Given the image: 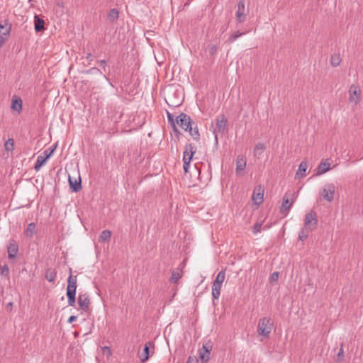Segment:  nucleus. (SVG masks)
I'll list each match as a JSON object with an SVG mask.
<instances>
[{
  "mask_svg": "<svg viewBox=\"0 0 363 363\" xmlns=\"http://www.w3.org/2000/svg\"><path fill=\"white\" fill-rule=\"evenodd\" d=\"M77 276L70 274L67 279L66 295L67 297L68 306L74 307L76 303Z\"/></svg>",
  "mask_w": 363,
  "mask_h": 363,
  "instance_id": "nucleus-1",
  "label": "nucleus"
},
{
  "mask_svg": "<svg viewBox=\"0 0 363 363\" xmlns=\"http://www.w3.org/2000/svg\"><path fill=\"white\" fill-rule=\"evenodd\" d=\"M273 323L270 318L264 317L259 319L257 325V333L259 335L269 337L273 328Z\"/></svg>",
  "mask_w": 363,
  "mask_h": 363,
  "instance_id": "nucleus-2",
  "label": "nucleus"
},
{
  "mask_svg": "<svg viewBox=\"0 0 363 363\" xmlns=\"http://www.w3.org/2000/svg\"><path fill=\"white\" fill-rule=\"evenodd\" d=\"M57 147V144L44 150L42 155L37 157V161L34 169L35 171H39L41 167L46 162V161L51 157Z\"/></svg>",
  "mask_w": 363,
  "mask_h": 363,
  "instance_id": "nucleus-3",
  "label": "nucleus"
},
{
  "mask_svg": "<svg viewBox=\"0 0 363 363\" xmlns=\"http://www.w3.org/2000/svg\"><path fill=\"white\" fill-rule=\"evenodd\" d=\"M227 118L224 115H220L216 120V128L213 130V134L215 136V140L218 143V133H224L226 127H227Z\"/></svg>",
  "mask_w": 363,
  "mask_h": 363,
  "instance_id": "nucleus-4",
  "label": "nucleus"
},
{
  "mask_svg": "<svg viewBox=\"0 0 363 363\" xmlns=\"http://www.w3.org/2000/svg\"><path fill=\"white\" fill-rule=\"evenodd\" d=\"M335 189V186L333 184H326L323 188L320 194L324 200L331 202L334 199Z\"/></svg>",
  "mask_w": 363,
  "mask_h": 363,
  "instance_id": "nucleus-5",
  "label": "nucleus"
},
{
  "mask_svg": "<svg viewBox=\"0 0 363 363\" xmlns=\"http://www.w3.org/2000/svg\"><path fill=\"white\" fill-rule=\"evenodd\" d=\"M296 195L294 192H290L287 191L284 197H283V202L282 206L281 208V212L283 213L284 211H287L290 209L292 204L294 203L295 199H296Z\"/></svg>",
  "mask_w": 363,
  "mask_h": 363,
  "instance_id": "nucleus-6",
  "label": "nucleus"
},
{
  "mask_svg": "<svg viewBox=\"0 0 363 363\" xmlns=\"http://www.w3.org/2000/svg\"><path fill=\"white\" fill-rule=\"evenodd\" d=\"M317 223L318 220L316 218V213L315 212L311 211L305 216L304 226L306 228V229H309L311 230H315Z\"/></svg>",
  "mask_w": 363,
  "mask_h": 363,
  "instance_id": "nucleus-7",
  "label": "nucleus"
},
{
  "mask_svg": "<svg viewBox=\"0 0 363 363\" xmlns=\"http://www.w3.org/2000/svg\"><path fill=\"white\" fill-rule=\"evenodd\" d=\"M191 120V118L186 113H182L176 118V125H178L184 130H188L190 128Z\"/></svg>",
  "mask_w": 363,
  "mask_h": 363,
  "instance_id": "nucleus-8",
  "label": "nucleus"
},
{
  "mask_svg": "<svg viewBox=\"0 0 363 363\" xmlns=\"http://www.w3.org/2000/svg\"><path fill=\"white\" fill-rule=\"evenodd\" d=\"M77 303L82 312H86L90 305V298L87 293H79L78 295Z\"/></svg>",
  "mask_w": 363,
  "mask_h": 363,
  "instance_id": "nucleus-9",
  "label": "nucleus"
},
{
  "mask_svg": "<svg viewBox=\"0 0 363 363\" xmlns=\"http://www.w3.org/2000/svg\"><path fill=\"white\" fill-rule=\"evenodd\" d=\"M196 147L190 143L187 144L185 146V150L183 152V162L184 163H187L188 162H191L193 157L194 154L196 152Z\"/></svg>",
  "mask_w": 363,
  "mask_h": 363,
  "instance_id": "nucleus-10",
  "label": "nucleus"
},
{
  "mask_svg": "<svg viewBox=\"0 0 363 363\" xmlns=\"http://www.w3.org/2000/svg\"><path fill=\"white\" fill-rule=\"evenodd\" d=\"M8 257L9 259H13L16 257L18 252V246L14 240H10L7 247Z\"/></svg>",
  "mask_w": 363,
  "mask_h": 363,
  "instance_id": "nucleus-11",
  "label": "nucleus"
},
{
  "mask_svg": "<svg viewBox=\"0 0 363 363\" xmlns=\"http://www.w3.org/2000/svg\"><path fill=\"white\" fill-rule=\"evenodd\" d=\"M212 347L208 343L203 344L201 350H199V356L203 362H207L209 359L210 352Z\"/></svg>",
  "mask_w": 363,
  "mask_h": 363,
  "instance_id": "nucleus-12",
  "label": "nucleus"
},
{
  "mask_svg": "<svg viewBox=\"0 0 363 363\" xmlns=\"http://www.w3.org/2000/svg\"><path fill=\"white\" fill-rule=\"evenodd\" d=\"M361 94L360 89L355 86L354 85H352L350 88V101L351 102H354V104H357L359 100Z\"/></svg>",
  "mask_w": 363,
  "mask_h": 363,
  "instance_id": "nucleus-13",
  "label": "nucleus"
},
{
  "mask_svg": "<svg viewBox=\"0 0 363 363\" xmlns=\"http://www.w3.org/2000/svg\"><path fill=\"white\" fill-rule=\"evenodd\" d=\"M245 2L243 0H240L238 4L236 19L239 23H242L245 21Z\"/></svg>",
  "mask_w": 363,
  "mask_h": 363,
  "instance_id": "nucleus-14",
  "label": "nucleus"
},
{
  "mask_svg": "<svg viewBox=\"0 0 363 363\" xmlns=\"http://www.w3.org/2000/svg\"><path fill=\"white\" fill-rule=\"evenodd\" d=\"M263 191L261 189V187L258 189H255L252 194V201L256 205H259L263 201Z\"/></svg>",
  "mask_w": 363,
  "mask_h": 363,
  "instance_id": "nucleus-15",
  "label": "nucleus"
},
{
  "mask_svg": "<svg viewBox=\"0 0 363 363\" xmlns=\"http://www.w3.org/2000/svg\"><path fill=\"white\" fill-rule=\"evenodd\" d=\"M11 25L9 23L8 21H4V23H0V36L8 38L10 35Z\"/></svg>",
  "mask_w": 363,
  "mask_h": 363,
  "instance_id": "nucleus-16",
  "label": "nucleus"
},
{
  "mask_svg": "<svg viewBox=\"0 0 363 363\" xmlns=\"http://www.w3.org/2000/svg\"><path fill=\"white\" fill-rule=\"evenodd\" d=\"M69 184L74 192L79 191L82 189V179L80 176H79L77 179H75L74 181H73L71 177L69 176Z\"/></svg>",
  "mask_w": 363,
  "mask_h": 363,
  "instance_id": "nucleus-17",
  "label": "nucleus"
},
{
  "mask_svg": "<svg viewBox=\"0 0 363 363\" xmlns=\"http://www.w3.org/2000/svg\"><path fill=\"white\" fill-rule=\"evenodd\" d=\"M154 348V343L152 342H147L145 344L143 352V357L141 358L142 362L147 361L150 357V348Z\"/></svg>",
  "mask_w": 363,
  "mask_h": 363,
  "instance_id": "nucleus-18",
  "label": "nucleus"
},
{
  "mask_svg": "<svg viewBox=\"0 0 363 363\" xmlns=\"http://www.w3.org/2000/svg\"><path fill=\"white\" fill-rule=\"evenodd\" d=\"M330 164L327 162H321L316 168V174L321 175L330 169Z\"/></svg>",
  "mask_w": 363,
  "mask_h": 363,
  "instance_id": "nucleus-19",
  "label": "nucleus"
},
{
  "mask_svg": "<svg viewBox=\"0 0 363 363\" xmlns=\"http://www.w3.org/2000/svg\"><path fill=\"white\" fill-rule=\"evenodd\" d=\"M246 167V160L242 156H238L236 160V172L238 174H240V172H242L245 169Z\"/></svg>",
  "mask_w": 363,
  "mask_h": 363,
  "instance_id": "nucleus-20",
  "label": "nucleus"
},
{
  "mask_svg": "<svg viewBox=\"0 0 363 363\" xmlns=\"http://www.w3.org/2000/svg\"><path fill=\"white\" fill-rule=\"evenodd\" d=\"M11 108L18 113H21L22 111V100L21 98H13Z\"/></svg>",
  "mask_w": 363,
  "mask_h": 363,
  "instance_id": "nucleus-21",
  "label": "nucleus"
},
{
  "mask_svg": "<svg viewBox=\"0 0 363 363\" xmlns=\"http://www.w3.org/2000/svg\"><path fill=\"white\" fill-rule=\"evenodd\" d=\"M222 284L213 281L212 286V296L213 299H218L220 295Z\"/></svg>",
  "mask_w": 363,
  "mask_h": 363,
  "instance_id": "nucleus-22",
  "label": "nucleus"
},
{
  "mask_svg": "<svg viewBox=\"0 0 363 363\" xmlns=\"http://www.w3.org/2000/svg\"><path fill=\"white\" fill-rule=\"evenodd\" d=\"M34 24L35 30L36 32L42 31L45 28V21L37 15L34 17Z\"/></svg>",
  "mask_w": 363,
  "mask_h": 363,
  "instance_id": "nucleus-23",
  "label": "nucleus"
},
{
  "mask_svg": "<svg viewBox=\"0 0 363 363\" xmlns=\"http://www.w3.org/2000/svg\"><path fill=\"white\" fill-rule=\"evenodd\" d=\"M308 168V163L303 161L300 163L298 169L296 173V178H302L305 176V172Z\"/></svg>",
  "mask_w": 363,
  "mask_h": 363,
  "instance_id": "nucleus-24",
  "label": "nucleus"
},
{
  "mask_svg": "<svg viewBox=\"0 0 363 363\" xmlns=\"http://www.w3.org/2000/svg\"><path fill=\"white\" fill-rule=\"evenodd\" d=\"M265 148V145L262 143H258L256 144L253 150L254 156L257 158H259Z\"/></svg>",
  "mask_w": 363,
  "mask_h": 363,
  "instance_id": "nucleus-25",
  "label": "nucleus"
},
{
  "mask_svg": "<svg viewBox=\"0 0 363 363\" xmlns=\"http://www.w3.org/2000/svg\"><path fill=\"white\" fill-rule=\"evenodd\" d=\"M35 233V224L34 223H29L24 232L25 235L30 239L33 237Z\"/></svg>",
  "mask_w": 363,
  "mask_h": 363,
  "instance_id": "nucleus-26",
  "label": "nucleus"
},
{
  "mask_svg": "<svg viewBox=\"0 0 363 363\" xmlns=\"http://www.w3.org/2000/svg\"><path fill=\"white\" fill-rule=\"evenodd\" d=\"M119 18V11L116 9H112L110 10L108 14V20L113 23L116 21Z\"/></svg>",
  "mask_w": 363,
  "mask_h": 363,
  "instance_id": "nucleus-27",
  "label": "nucleus"
},
{
  "mask_svg": "<svg viewBox=\"0 0 363 363\" xmlns=\"http://www.w3.org/2000/svg\"><path fill=\"white\" fill-rule=\"evenodd\" d=\"M57 272L55 269L49 268L46 270L45 278L49 282H53L56 278Z\"/></svg>",
  "mask_w": 363,
  "mask_h": 363,
  "instance_id": "nucleus-28",
  "label": "nucleus"
},
{
  "mask_svg": "<svg viewBox=\"0 0 363 363\" xmlns=\"http://www.w3.org/2000/svg\"><path fill=\"white\" fill-rule=\"evenodd\" d=\"M182 277V269H177L175 271L172 272L170 281L172 283H176L177 281L181 279Z\"/></svg>",
  "mask_w": 363,
  "mask_h": 363,
  "instance_id": "nucleus-29",
  "label": "nucleus"
},
{
  "mask_svg": "<svg viewBox=\"0 0 363 363\" xmlns=\"http://www.w3.org/2000/svg\"><path fill=\"white\" fill-rule=\"evenodd\" d=\"M5 150L7 152H12L14 150V140L13 138H9L4 144Z\"/></svg>",
  "mask_w": 363,
  "mask_h": 363,
  "instance_id": "nucleus-30",
  "label": "nucleus"
},
{
  "mask_svg": "<svg viewBox=\"0 0 363 363\" xmlns=\"http://www.w3.org/2000/svg\"><path fill=\"white\" fill-rule=\"evenodd\" d=\"M189 131L190 135L191 137L196 141L199 140L200 139V134L199 133V130L197 127H195L194 128H192L191 125L190 126V128L188 129Z\"/></svg>",
  "mask_w": 363,
  "mask_h": 363,
  "instance_id": "nucleus-31",
  "label": "nucleus"
},
{
  "mask_svg": "<svg viewBox=\"0 0 363 363\" xmlns=\"http://www.w3.org/2000/svg\"><path fill=\"white\" fill-rule=\"evenodd\" d=\"M311 230L309 229H306V228L304 226V228H302L298 233L299 240H301V241L305 240L308 238V233Z\"/></svg>",
  "mask_w": 363,
  "mask_h": 363,
  "instance_id": "nucleus-32",
  "label": "nucleus"
},
{
  "mask_svg": "<svg viewBox=\"0 0 363 363\" xmlns=\"http://www.w3.org/2000/svg\"><path fill=\"white\" fill-rule=\"evenodd\" d=\"M111 236V232L108 230L102 231L100 235L99 240L101 241H108Z\"/></svg>",
  "mask_w": 363,
  "mask_h": 363,
  "instance_id": "nucleus-33",
  "label": "nucleus"
},
{
  "mask_svg": "<svg viewBox=\"0 0 363 363\" xmlns=\"http://www.w3.org/2000/svg\"><path fill=\"white\" fill-rule=\"evenodd\" d=\"M341 62V58L339 55H333L330 57V63L333 67L338 66Z\"/></svg>",
  "mask_w": 363,
  "mask_h": 363,
  "instance_id": "nucleus-34",
  "label": "nucleus"
},
{
  "mask_svg": "<svg viewBox=\"0 0 363 363\" xmlns=\"http://www.w3.org/2000/svg\"><path fill=\"white\" fill-rule=\"evenodd\" d=\"M225 270H221L220 272H218V274H217L216 277V279L214 280V281L216 282H218L220 284H222L223 283L224 280H225Z\"/></svg>",
  "mask_w": 363,
  "mask_h": 363,
  "instance_id": "nucleus-35",
  "label": "nucleus"
},
{
  "mask_svg": "<svg viewBox=\"0 0 363 363\" xmlns=\"http://www.w3.org/2000/svg\"><path fill=\"white\" fill-rule=\"evenodd\" d=\"M167 119L168 121L170 123V124L172 125L174 130L177 131V126H176V119L174 120V115L172 113L167 112Z\"/></svg>",
  "mask_w": 363,
  "mask_h": 363,
  "instance_id": "nucleus-36",
  "label": "nucleus"
},
{
  "mask_svg": "<svg viewBox=\"0 0 363 363\" xmlns=\"http://www.w3.org/2000/svg\"><path fill=\"white\" fill-rule=\"evenodd\" d=\"M245 34V33H240L239 31L232 34L229 38H228V41L230 43H233L237 38H238L239 37Z\"/></svg>",
  "mask_w": 363,
  "mask_h": 363,
  "instance_id": "nucleus-37",
  "label": "nucleus"
},
{
  "mask_svg": "<svg viewBox=\"0 0 363 363\" xmlns=\"http://www.w3.org/2000/svg\"><path fill=\"white\" fill-rule=\"evenodd\" d=\"M0 274L1 276L9 277V269L7 264H5L0 268Z\"/></svg>",
  "mask_w": 363,
  "mask_h": 363,
  "instance_id": "nucleus-38",
  "label": "nucleus"
},
{
  "mask_svg": "<svg viewBox=\"0 0 363 363\" xmlns=\"http://www.w3.org/2000/svg\"><path fill=\"white\" fill-rule=\"evenodd\" d=\"M86 74H101V71L96 68V67H91L89 69L86 71Z\"/></svg>",
  "mask_w": 363,
  "mask_h": 363,
  "instance_id": "nucleus-39",
  "label": "nucleus"
},
{
  "mask_svg": "<svg viewBox=\"0 0 363 363\" xmlns=\"http://www.w3.org/2000/svg\"><path fill=\"white\" fill-rule=\"evenodd\" d=\"M344 359L343 344H341L340 349L337 354V361L342 362Z\"/></svg>",
  "mask_w": 363,
  "mask_h": 363,
  "instance_id": "nucleus-40",
  "label": "nucleus"
},
{
  "mask_svg": "<svg viewBox=\"0 0 363 363\" xmlns=\"http://www.w3.org/2000/svg\"><path fill=\"white\" fill-rule=\"evenodd\" d=\"M279 279V272H273L269 277V281L271 283H275L278 281Z\"/></svg>",
  "mask_w": 363,
  "mask_h": 363,
  "instance_id": "nucleus-41",
  "label": "nucleus"
},
{
  "mask_svg": "<svg viewBox=\"0 0 363 363\" xmlns=\"http://www.w3.org/2000/svg\"><path fill=\"white\" fill-rule=\"evenodd\" d=\"M261 228H262V223H255L253 226V233L255 234L259 233L261 231Z\"/></svg>",
  "mask_w": 363,
  "mask_h": 363,
  "instance_id": "nucleus-42",
  "label": "nucleus"
},
{
  "mask_svg": "<svg viewBox=\"0 0 363 363\" xmlns=\"http://www.w3.org/2000/svg\"><path fill=\"white\" fill-rule=\"evenodd\" d=\"M218 50V48L216 45H212L210 48H209V52L211 55H213Z\"/></svg>",
  "mask_w": 363,
  "mask_h": 363,
  "instance_id": "nucleus-43",
  "label": "nucleus"
},
{
  "mask_svg": "<svg viewBox=\"0 0 363 363\" xmlns=\"http://www.w3.org/2000/svg\"><path fill=\"white\" fill-rule=\"evenodd\" d=\"M186 363H197V360L195 357H189Z\"/></svg>",
  "mask_w": 363,
  "mask_h": 363,
  "instance_id": "nucleus-44",
  "label": "nucleus"
},
{
  "mask_svg": "<svg viewBox=\"0 0 363 363\" xmlns=\"http://www.w3.org/2000/svg\"><path fill=\"white\" fill-rule=\"evenodd\" d=\"M99 65L103 67L104 70H106L107 64L105 60H101L99 62Z\"/></svg>",
  "mask_w": 363,
  "mask_h": 363,
  "instance_id": "nucleus-45",
  "label": "nucleus"
},
{
  "mask_svg": "<svg viewBox=\"0 0 363 363\" xmlns=\"http://www.w3.org/2000/svg\"><path fill=\"white\" fill-rule=\"evenodd\" d=\"M6 40H7L6 37L0 36V48H1L3 46V45L4 44V43Z\"/></svg>",
  "mask_w": 363,
  "mask_h": 363,
  "instance_id": "nucleus-46",
  "label": "nucleus"
},
{
  "mask_svg": "<svg viewBox=\"0 0 363 363\" xmlns=\"http://www.w3.org/2000/svg\"><path fill=\"white\" fill-rule=\"evenodd\" d=\"M77 318V317L76 315H71L69 318H68V320L67 322L69 323H72V322H74V320H76Z\"/></svg>",
  "mask_w": 363,
  "mask_h": 363,
  "instance_id": "nucleus-47",
  "label": "nucleus"
},
{
  "mask_svg": "<svg viewBox=\"0 0 363 363\" xmlns=\"http://www.w3.org/2000/svg\"><path fill=\"white\" fill-rule=\"evenodd\" d=\"M104 353H107L108 354H111V350L108 347H104L102 348Z\"/></svg>",
  "mask_w": 363,
  "mask_h": 363,
  "instance_id": "nucleus-48",
  "label": "nucleus"
},
{
  "mask_svg": "<svg viewBox=\"0 0 363 363\" xmlns=\"http://www.w3.org/2000/svg\"><path fill=\"white\" fill-rule=\"evenodd\" d=\"M190 162H188L187 163H184V172H188V169H189V167Z\"/></svg>",
  "mask_w": 363,
  "mask_h": 363,
  "instance_id": "nucleus-49",
  "label": "nucleus"
},
{
  "mask_svg": "<svg viewBox=\"0 0 363 363\" xmlns=\"http://www.w3.org/2000/svg\"><path fill=\"white\" fill-rule=\"evenodd\" d=\"M86 59L89 60H93V57L91 55V54L89 53L86 56Z\"/></svg>",
  "mask_w": 363,
  "mask_h": 363,
  "instance_id": "nucleus-50",
  "label": "nucleus"
},
{
  "mask_svg": "<svg viewBox=\"0 0 363 363\" xmlns=\"http://www.w3.org/2000/svg\"><path fill=\"white\" fill-rule=\"evenodd\" d=\"M180 104V102L177 103V104H172V106H177Z\"/></svg>",
  "mask_w": 363,
  "mask_h": 363,
  "instance_id": "nucleus-51",
  "label": "nucleus"
},
{
  "mask_svg": "<svg viewBox=\"0 0 363 363\" xmlns=\"http://www.w3.org/2000/svg\"><path fill=\"white\" fill-rule=\"evenodd\" d=\"M8 306H12V303H11V302H10V303L8 304Z\"/></svg>",
  "mask_w": 363,
  "mask_h": 363,
  "instance_id": "nucleus-52",
  "label": "nucleus"
},
{
  "mask_svg": "<svg viewBox=\"0 0 363 363\" xmlns=\"http://www.w3.org/2000/svg\"><path fill=\"white\" fill-rule=\"evenodd\" d=\"M29 1H30L31 0H28Z\"/></svg>",
  "mask_w": 363,
  "mask_h": 363,
  "instance_id": "nucleus-53",
  "label": "nucleus"
}]
</instances>
